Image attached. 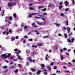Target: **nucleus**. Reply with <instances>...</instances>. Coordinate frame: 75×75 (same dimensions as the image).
I'll return each mask as SVG.
<instances>
[{"instance_id":"f257e3e1","label":"nucleus","mask_w":75,"mask_h":75,"mask_svg":"<svg viewBox=\"0 0 75 75\" xmlns=\"http://www.w3.org/2000/svg\"><path fill=\"white\" fill-rule=\"evenodd\" d=\"M10 55H11V53H9V54L8 55H6V54H4L2 55V58H3V57H4V58H7L8 57H9L10 56Z\"/></svg>"},{"instance_id":"f03ea898","label":"nucleus","mask_w":75,"mask_h":75,"mask_svg":"<svg viewBox=\"0 0 75 75\" xmlns=\"http://www.w3.org/2000/svg\"><path fill=\"white\" fill-rule=\"evenodd\" d=\"M67 31L68 33H69L70 31H71V28H70L67 27Z\"/></svg>"},{"instance_id":"7ed1b4c3","label":"nucleus","mask_w":75,"mask_h":75,"mask_svg":"<svg viewBox=\"0 0 75 75\" xmlns=\"http://www.w3.org/2000/svg\"><path fill=\"white\" fill-rule=\"evenodd\" d=\"M15 54H17V57H18V58L19 59H22L21 58H20V56H19V55H18V54H19V53L18 52H15Z\"/></svg>"},{"instance_id":"20e7f679","label":"nucleus","mask_w":75,"mask_h":75,"mask_svg":"<svg viewBox=\"0 0 75 75\" xmlns=\"http://www.w3.org/2000/svg\"><path fill=\"white\" fill-rule=\"evenodd\" d=\"M2 34H6V35H8V34H9V33L8 31H4L3 32Z\"/></svg>"},{"instance_id":"39448f33","label":"nucleus","mask_w":75,"mask_h":75,"mask_svg":"<svg viewBox=\"0 0 75 75\" xmlns=\"http://www.w3.org/2000/svg\"><path fill=\"white\" fill-rule=\"evenodd\" d=\"M35 14H37V13H34V14H30L29 15V17L30 18H31L32 16V15H35Z\"/></svg>"},{"instance_id":"423d86ee","label":"nucleus","mask_w":75,"mask_h":75,"mask_svg":"<svg viewBox=\"0 0 75 75\" xmlns=\"http://www.w3.org/2000/svg\"><path fill=\"white\" fill-rule=\"evenodd\" d=\"M35 23H33L32 24V26H34V28H37V26L35 25Z\"/></svg>"},{"instance_id":"0eeeda50","label":"nucleus","mask_w":75,"mask_h":75,"mask_svg":"<svg viewBox=\"0 0 75 75\" xmlns=\"http://www.w3.org/2000/svg\"><path fill=\"white\" fill-rule=\"evenodd\" d=\"M40 72H41V71L40 70H38V72L36 73V74L37 75H39L40 74Z\"/></svg>"},{"instance_id":"6e6552de","label":"nucleus","mask_w":75,"mask_h":75,"mask_svg":"<svg viewBox=\"0 0 75 75\" xmlns=\"http://www.w3.org/2000/svg\"><path fill=\"white\" fill-rule=\"evenodd\" d=\"M41 67H42V69H45V65H44V64H41Z\"/></svg>"},{"instance_id":"1a4fd4ad","label":"nucleus","mask_w":75,"mask_h":75,"mask_svg":"<svg viewBox=\"0 0 75 75\" xmlns=\"http://www.w3.org/2000/svg\"><path fill=\"white\" fill-rule=\"evenodd\" d=\"M69 3L68 1H65V5L66 6H67L68 5Z\"/></svg>"},{"instance_id":"9d476101","label":"nucleus","mask_w":75,"mask_h":75,"mask_svg":"<svg viewBox=\"0 0 75 75\" xmlns=\"http://www.w3.org/2000/svg\"><path fill=\"white\" fill-rule=\"evenodd\" d=\"M8 7H11L12 6V3H9L8 4Z\"/></svg>"},{"instance_id":"9b49d317","label":"nucleus","mask_w":75,"mask_h":75,"mask_svg":"<svg viewBox=\"0 0 75 75\" xmlns=\"http://www.w3.org/2000/svg\"><path fill=\"white\" fill-rule=\"evenodd\" d=\"M72 32H71L70 34H69L68 37H72Z\"/></svg>"},{"instance_id":"f8f14e48","label":"nucleus","mask_w":75,"mask_h":75,"mask_svg":"<svg viewBox=\"0 0 75 75\" xmlns=\"http://www.w3.org/2000/svg\"><path fill=\"white\" fill-rule=\"evenodd\" d=\"M13 17L15 18H17V15L16 14H13Z\"/></svg>"},{"instance_id":"ddd939ff","label":"nucleus","mask_w":75,"mask_h":75,"mask_svg":"<svg viewBox=\"0 0 75 75\" xmlns=\"http://www.w3.org/2000/svg\"><path fill=\"white\" fill-rule=\"evenodd\" d=\"M11 41H14L15 40V38L13 36H12L11 38Z\"/></svg>"},{"instance_id":"4468645a","label":"nucleus","mask_w":75,"mask_h":75,"mask_svg":"<svg viewBox=\"0 0 75 75\" xmlns=\"http://www.w3.org/2000/svg\"><path fill=\"white\" fill-rule=\"evenodd\" d=\"M54 24H55L56 25V26H57V27H58L60 25L59 24V23H54Z\"/></svg>"},{"instance_id":"2eb2a0df","label":"nucleus","mask_w":75,"mask_h":75,"mask_svg":"<svg viewBox=\"0 0 75 75\" xmlns=\"http://www.w3.org/2000/svg\"><path fill=\"white\" fill-rule=\"evenodd\" d=\"M60 57L61 58V60H62L63 59H64V57H63L62 55H61L60 56Z\"/></svg>"},{"instance_id":"dca6fc26","label":"nucleus","mask_w":75,"mask_h":75,"mask_svg":"<svg viewBox=\"0 0 75 75\" xmlns=\"http://www.w3.org/2000/svg\"><path fill=\"white\" fill-rule=\"evenodd\" d=\"M9 20L11 21V20H13V17H12L11 16H10L9 18Z\"/></svg>"},{"instance_id":"f3484780","label":"nucleus","mask_w":75,"mask_h":75,"mask_svg":"<svg viewBox=\"0 0 75 75\" xmlns=\"http://www.w3.org/2000/svg\"><path fill=\"white\" fill-rule=\"evenodd\" d=\"M38 25H43L42 23H41L40 22H38Z\"/></svg>"},{"instance_id":"a211bd4d","label":"nucleus","mask_w":75,"mask_h":75,"mask_svg":"<svg viewBox=\"0 0 75 75\" xmlns=\"http://www.w3.org/2000/svg\"><path fill=\"white\" fill-rule=\"evenodd\" d=\"M63 7V6H62V5L60 6H59V10H61V8H62Z\"/></svg>"},{"instance_id":"6ab92c4d","label":"nucleus","mask_w":75,"mask_h":75,"mask_svg":"<svg viewBox=\"0 0 75 75\" xmlns=\"http://www.w3.org/2000/svg\"><path fill=\"white\" fill-rule=\"evenodd\" d=\"M28 60H29V61L31 62H32V60H31V57H29L28 58Z\"/></svg>"},{"instance_id":"aec40b11","label":"nucleus","mask_w":75,"mask_h":75,"mask_svg":"<svg viewBox=\"0 0 75 75\" xmlns=\"http://www.w3.org/2000/svg\"><path fill=\"white\" fill-rule=\"evenodd\" d=\"M67 41L68 42H69V43H70V42H71V40L70 39H68L67 40Z\"/></svg>"},{"instance_id":"412c9836","label":"nucleus","mask_w":75,"mask_h":75,"mask_svg":"<svg viewBox=\"0 0 75 75\" xmlns=\"http://www.w3.org/2000/svg\"><path fill=\"white\" fill-rule=\"evenodd\" d=\"M48 37H49V36H43V38H47Z\"/></svg>"},{"instance_id":"4be33fe9","label":"nucleus","mask_w":75,"mask_h":75,"mask_svg":"<svg viewBox=\"0 0 75 75\" xmlns=\"http://www.w3.org/2000/svg\"><path fill=\"white\" fill-rule=\"evenodd\" d=\"M8 32L10 33H11V34H12V33H13V32L12 31V30L11 29H10L9 30Z\"/></svg>"},{"instance_id":"5701e85b","label":"nucleus","mask_w":75,"mask_h":75,"mask_svg":"<svg viewBox=\"0 0 75 75\" xmlns=\"http://www.w3.org/2000/svg\"><path fill=\"white\" fill-rule=\"evenodd\" d=\"M7 68V66H4L3 67V69H6V68Z\"/></svg>"},{"instance_id":"b1692460","label":"nucleus","mask_w":75,"mask_h":75,"mask_svg":"<svg viewBox=\"0 0 75 75\" xmlns=\"http://www.w3.org/2000/svg\"><path fill=\"white\" fill-rule=\"evenodd\" d=\"M48 69L49 70V71H51V67H47Z\"/></svg>"},{"instance_id":"393cba45","label":"nucleus","mask_w":75,"mask_h":75,"mask_svg":"<svg viewBox=\"0 0 75 75\" xmlns=\"http://www.w3.org/2000/svg\"><path fill=\"white\" fill-rule=\"evenodd\" d=\"M71 42H74V40H75L74 39V38H71Z\"/></svg>"},{"instance_id":"a878e982","label":"nucleus","mask_w":75,"mask_h":75,"mask_svg":"<svg viewBox=\"0 0 75 75\" xmlns=\"http://www.w3.org/2000/svg\"><path fill=\"white\" fill-rule=\"evenodd\" d=\"M64 36H65V38H68V35H67L66 34H65Z\"/></svg>"},{"instance_id":"bb28decb","label":"nucleus","mask_w":75,"mask_h":75,"mask_svg":"<svg viewBox=\"0 0 75 75\" xmlns=\"http://www.w3.org/2000/svg\"><path fill=\"white\" fill-rule=\"evenodd\" d=\"M16 3H12V5H13V6H15L16 5Z\"/></svg>"},{"instance_id":"cd10ccee","label":"nucleus","mask_w":75,"mask_h":75,"mask_svg":"<svg viewBox=\"0 0 75 75\" xmlns=\"http://www.w3.org/2000/svg\"><path fill=\"white\" fill-rule=\"evenodd\" d=\"M27 28V26H24V29L25 30H26V29Z\"/></svg>"},{"instance_id":"c85d7f7f","label":"nucleus","mask_w":75,"mask_h":75,"mask_svg":"<svg viewBox=\"0 0 75 75\" xmlns=\"http://www.w3.org/2000/svg\"><path fill=\"white\" fill-rule=\"evenodd\" d=\"M26 65L27 66L29 65V62H26Z\"/></svg>"},{"instance_id":"c756f323","label":"nucleus","mask_w":75,"mask_h":75,"mask_svg":"<svg viewBox=\"0 0 75 75\" xmlns=\"http://www.w3.org/2000/svg\"><path fill=\"white\" fill-rule=\"evenodd\" d=\"M31 71H32V72H34V71H35V69H31Z\"/></svg>"},{"instance_id":"7c9ffc66","label":"nucleus","mask_w":75,"mask_h":75,"mask_svg":"<svg viewBox=\"0 0 75 75\" xmlns=\"http://www.w3.org/2000/svg\"><path fill=\"white\" fill-rule=\"evenodd\" d=\"M43 6H39L38 7V8H42Z\"/></svg>"},{"instance_id":"2f4dec72","label":"nucleus","mask_w":75,"mask_h":75,"mask_svg":"<svg viewBox=\"0 0 75 75\" xmlns=\"http://www.w3.org/2000/svg\"><path fill=\"white\" fill-rule=\"evenodd\" d=\"M38 16H39V17H44V16H42L41 15H38Z\"/></svg>"},{"instance_id":"473e14b6","label":"nucleus","mask_w":75,"mask_h":75,"mask_svg":"<svg viewBox=\"0 0 75 75\" xmlns=\"http://www.w3.org/2000/svg\"><path fill=\"white\" fill-rule=\"evenodd\" d=\"M46 10V8H45L44 9L42 10L43 11H45Z\"/></svg>"},{"instance_id":"72a5a7b5","label":"nucleus","mask_w":75,"mask_h":75,"mask_svg":"<svg viewBox=\"0 0 75 75\" xmlns=\"http://www.w3.org/2000/svg\"><path fill=\"white\" fill-rule=\"evenodd\" d=\"M29 9H30V10H33V9H34V8H33L32 7H30L29 8Z\"/></svg>"},{"instance_id":"f704fd0d","label":"nucleus","mask_w":75,"mask_h":75,"mask_svg":"<svg viewBox=\"0 0 75 75\" xmlns=\"http://www.w3.org/2000/svg\"><path fill=\"white\" fill-rule=\"evenodd\" d=\"M72 1L73 2V3L74 5H75V1L74 0H72Z\"/></svg>"},{"instance_id":"c9c22d12","label":"nucleus","mask_w":75,"mask_h":75,"mask_svg":"<svg viewBox=\"0 0 75 75\" xmlns=\"http://www.w3.org/2000/svg\"><path fill=\"white\" fill-rule=\"evenodd\" d=\"M63 50V51H66V50H67V49L66 48H64Z\"/></svg>"},{"instance_id":"e433bc0d","label":"nucleus","mask_w":75,"mask_h":75,"mask_svg":"<svg viewBox=\"0 0 75 75\" xmlns=\"http://www.w3.org/2000/svg\"><path fill=\"white\" fill-rule=\"evenodd\" d=\"M66 25H68V20L67 21V23L66 24Z\"/></svg>"},{"instance_id":"4c0bfd02","label":"nucleus","mask_w":75,"mask_h":75,"mask_svg":"<svg viewBox=\"0 0 75 75\" xmlns=\"http://www.w3.org/2000/svg\"><path fill=\"white\" fill-rule=\"evenodd\" d=\"M26 52H27V53H28V54H30V50H27L26 51Z\"/></svg>"},{"instance_id":"58836bf2","label":"nucleus","mask_w":75,"mask_h":75,"mask_svg":"<svg viewBox=\"0 0 75 75\" xmlns=\"http://www.w3.org/2000/svg\"><path fill=\"white\" fill-rule=\"evenodd\" d=\"M18 71V69H17L15 70V72H17Z\"/></svg>"},{"instance_id":"ea45409f","label":"nucleus","mask_w":75,"mask_h":75,"mask_svg":"<svg viewBox=\"0 0 75 75\" xmlns=\"http://www.w3.org/2000/svg\"><path fill=\"white\" fill-rule=\"evenodd\" d=\"M62 29L64 30H66V28H65V27H63Z\"/></svg>"},{"instance_id":"a19ab883","label":"nucleus","mask_w":75,"mask_h":75,"mask_svg":"<svg viewBox=\"0 0 75 75\" xmlns=\"http://www.w3.org/2000/svg\"><path fill=\"white\" fill-rule=\"evenodd\" d=\"M32 47H33V48H37V46L35 45H33Z\"/></svg>"},{"instance_id":"79ce46f5","label":"nucleus","mask_w":75,"mask_h":75,"mask_svg":"<svg viewBox=\"0 0 75 75\" xmlns=\"http://www.w3.org/2000/svg\"><path fill=\"white\" fill-rule=\"evenodd\" d=\"M54 64V62H52V63L50 64V65L51 66H52V65H53Z\"/></svg>"},{"instance_id":"37998d69","label":"nucleus","mask_w":75,"mask_h":75,"mask_svg":"<svg viewBox=\"0 0 75 75\" xmlns=\"http://www.w3.org/2000/svg\"><path fill=\"white\" fill-rule=\"evenodd\" d=\"M60 15L61 16H63L64 15V14L63 13H61L60 14Z\"/></svg>"},{"instance_id":"c03bdc74","label":"nucleus","mask_w":75,"mask_h":75,"mask_svg":"<svg viewBox=\"0 0 75 75\" xmlns=\"http://www.w3.org/2000/svg\"><path fill=\"white\" fill-rule=\"evenodd\" d=\"M26 41V40H24L23 41V44H25Z\"/></svg>"},{"instance_id":"a18cd8bd","label":"nucleus","mask_w":75,"mask_h":75,"mask_svg":"<svg viewBox=\"0 0 75 75\" xmlns=\"http://www.w3.org/2000/svg\"><path fill=\"white\" fill-rule=\"evenodd\" d=\"M47 71H48L46 69H45L43 71L44 72H47Z\"/></svg>"},{"instance_id":"49530a36","label":"nucleus","mask_w":75,"mask_h":75,"mask_svg":"<svg viewBox=\"0 0 75 75\" xmlns=\"http://www.w3.org/2000/svg\"><path fill=\"white\" fill-rule=\"evenodd\" d=\"M4 11L3 12H2V16H3L4 15Z\"/></svg>"},{"instance_id":"de8ad7c7","label":"nucleus","mask_w":75,"mask_h":75,"mask_svg":"<svg viewBox=\"0 0 75 75\" xmlns=\"http://www.w3.org/2000/svg\"><path fill=\"white\" fill-rule=\"evenodd\" d=\"M6 19H9V17L6 16L5 18Z\"/></svg>"},{"instance_id":"09e8293b","label":"nucleus","mask_w":75,"mask_h":75,"mask_svg":"<svg viewBox=\"0 0 75 75\" xmlns=\"http://www.w3.org/2000/svg\"><path fill=\"white\" fill-rule=\"evenodd\" d=\"M65 11H68V8H67L65 9Z\"/></svg>"},{"instance_id":"8fccbe9b","label":"nucleus","mask_w":75,"mask_h":75,"mask_svg":"<svg viewBox=\"0 0 75 75\" xmlns=\"http://www.w3.org/2000/svg\"><path fill=\"white\" fill-rule=\"evenodd\" d=\"M56 67V66H54V69H57V67Z\"/></svg>"},{"instance_id":"3c124183","label":"nucleus","mask_w":75,"mask_h":75,"mask_svg":"<svg viewBox=\"0 0 75 75\" xmlns=\"http://www.w3.org/2000/svg\"><path fill=\"white\" fill-rule=\"evenodd\" d=\"M31 32H29L28 33V35H30V34H31Z\"/></svg>"},{"instance_id":"603ef678","label":"nucleus","mask_w":75,"mask_h":75,"mask_svg":"<svg viewBox=\"0 0 75 75\" xmlns=\"http://www.w3.org/2000/svg\"><path fill=\"white\" fill-rule=\"evenodd\" d=\"M38 45H39V46H42V43L38 44Z\"/></svg>"},{"instance_id":"864d4df0","label":"nucleus","mask_w":75,"mask_h":75,"mask_svg":"<svg viewBox=\"0 0 75 75\" xmlns=\"http://www.w3.org/2000/svg\"><path fill=\"white\" fill-rule=\"evenodd\" d=\"M18 50L17 49H15L14 50V51H17Z\"/></svg>"},{"instance_id":"5fc2aeb1","label":"nucleus","mask_w":75,"mask_h":75,"mask_svg":"<svg viewBox=\"0 0 75 75\" xmlns=\"http://www.w3.org/2000/svg\"><path fill=\"white\" fill-rule=\"evenodd\" d=\"M33 62V63H35V60H33L32 61Z\"/></svg>"},{"instance_id":"6e6d98bb","label":"nucleus","mask_w":75,"mask_h":75,"mask_svg":"<svg viewBox=\"0 0 75 75\" xmlns=\"http://www.w3.org/2000/svg\"><path fill=\"white\" fill-rule=\"evenodd\" d=\"M44 75H47V72H45V73H44Z\"/></svg>"},{"instance_id":"4d7b16f0","label":"nucleus","mask_w":75,"mask_h":75,"mask_svg":"<svg viewBox=\"0 0 75 75\" xmlns=\"http://www.w3.org/2000/svg\"><path fill=\"white\" fill-rule=\"evenodd\" d=\"M29 41H33V40L32 39H30L29 40Z\"/></svg>"},{"instance_id":"13d9d810","label":"nucleus","mask_w":75,"mask_h":75,"mask_svg":"<svg viewBox=\"0 0 75 75\" xmlns=\"http://www.w3.org/2000/svg\"><path fill=\"white\" fill-rule=\"evenodd\" d=\"M45 60L46 61H47V60H48V57H45Z\"/></svg>"},{"instance_id":"bf43d9fd","label":"nucleus","mask_w":75,"mask_h":75,"mask_svg":"<svg viewBox=\"0 0 75 75\" xmlns=\"http://www.w3.org/2000/svg\"><path fill=\"white\" fill-rule=\"evenodd\" d=\"M49 52H52V50H49Z\"/></svg>"},{"instance_id":"052dcab7","label":"nucleus","mask_w":75,"mask_h":75,"mask_svg":"<svg viewBox=\"0 0 75 75\" xmlns=\"http://www.w3.org/2000/svg\"><path fill=\"white\" fill-rule=\"evenodd\" d=\"M51 6L52 7H54V5L53 4H52Z\"/></svg>"},{"instance_id":"680f3d73","label":"nucleus","mask_w":75,"mask_h":75,"mask_svg":"<svg viewBox=\"0 0 75 75\" xmlns=\"http://www.w3.org/2000/svg\"><path fill=\"white\" fill-rule=\"evenodd\" d=\"M38 31L37 30H34V32L35 33H37V32H38Z\"/></svg>"},{"instance_id":"e2e57ef3","label":"nucleus","mask_w":75,"mask_h":75,"mask_svg":"<svg viewBox=\"0 0 75 75\" xmlns=\"http://www.w3.org/2000/svg\"><path fill=\"white\" fill-rule=\"evenodd\" d=\"M60 52H63V50H62V49H61L60 50Z\"/></svg>"},{"instance_id":"0e129e2a","label":"nucleus","mask_w":75,"mask_h":75,"mask_svg":"<svg viewBox=\"0 0 75 75\" xmlns=\"http://www.w3.org/2000/svg\"><path fill=\"white\" fill-rule=\"evenodd\" d=\"M13 61H17V60L16 59H13Z\"/></svg>"},{"instance_id":"69168bd1","label":"nucleus","mask_w":75,"mask_h":75,"mask_svg":"<svg viewBox=\"0 0 75 75\" xmlns=\"http://www.w3.org/2000/svg\"><path fill=\"white\" fill-rule=\"evenodd\" d=\"M59 4H60L61 5L62 4V2H61Z\"/></svg>"},{"instance_id":"338daca9","label":"nucleus","mask_w":75,"mask_h":75,"mask_svg":"<svg viewBox=\"0 0 75 75\" xmlns=\"http://www.w3.org/2000/svg\"><path fill=\"white\" fill-rule=\"evenodd\" d=\"M58 35H59V36H60V37L61 36V35L59 33L58 34Z\"/></svg>"},{"instance_id":"774afa93","label":"nucleus","mask_w":75,"mask_h":75,"mask_svg":"<svg viewBox=\"0 0 75 75\" xmlns=\"http://www.w3.org/2000/svg\"><path fill=\"white\" fill-rule=\"evenodd\" d=\"M72 61L73 62H75V60H72Z\"/></svg>"}]
</instances>
